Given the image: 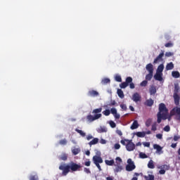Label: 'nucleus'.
<instances>
[{
    "instance_id": "nucleus-1",
    "label": "nucleus",
    "mask_w": 180,
    "mask_h": 180,
    "mask_svg": "<svg viewBox=\"0 0 180 180\" xmlns=\"http://www.w3.org/2000/svg\"><path fill=\"white\" fill-rule=\"evenodd\" d=\"M59 169L62 172L63 176H67L70 172H77L81 169L80 165H78L74 162H70L69 165L63 164L59 166Z\"/></svg>"
},
{
    "instance_id": "nucleus-2",
    "label": "nucleus",
    "mask_w": 180,
    "mask_h": 180,
    "mask_svg": "<svg viewBox=\"0 0 180 180\" xmlns=\"http://www.w3.org/2000/svg\"><path fill=\"white\" fill-rule=\"evenodd\" d=\"M168 108H167L164 103L159 104V112L157 114L158 123H161L162 120H167L168 119Z\"/></svg>"
},
{
    "instance_id": "nucleus-3",
    "label": "nucleus",
    "mask_w": 180,
    "mask_h": 180,
    "mask_svg": "<svg viewBox=\"0 0 180 180\" xmlns=\"http://www.w3.org/2000/svg\"><path fill=\"white\" fill-rule=\"evenodd\" d=\"M120 143L122 144V146H125L127 151H134V150H136V144L133 143V140L131 139H124L121 140Z\"/></svg>"
},
{
    "instance_id": "nucleus-4",
    "label": "nucleus",
    "mask_w": 180,
    "mask_h": 180,
    "mask_svg": "<svg viewBox=\"0 0 180 180\" xmlns=\"http://www.w3.org/2000/svg\"><path fill=\"white\" fill-rule=\"evenodd\" d=\"M127 164L126 165V171H128V172H130L134 169H136V165H134V162H133V160L129 158L127 160Z\"/></svg>"
},
{
    "instance_id": "nucleus-5",
    "label": "nucleus",
    "mask_w": 180,
    "mask_h": 180,
    "mask_svg": "<svg viewBox=\"0 0 180 180\" xmlns=\"http://www.w3.org/2000/svg\"><path fill=\"white\" fill-rule=\"evenodd\" d=\"M101 117H102V114L94 115V116L91 115L86 116V119L89 122H94L95 120H98V119H101Z\"/></svg>"
},
{
    "instance_id": "nucleus-6",
    "label": "nucleus",
    "mask_w": 180,
    "mask_h": 180,
    "mask_svg": "<svg viewBox=\"0 0 180 180\" xmlns=\"http://www.w3.org/2000/svg\"><path fill=\"white\" fill-rule=\"evenodd\" d=\"M178 116L179 119H180V107H174L170 111V116Z\"/></svg>"
},
{
    "instance_id": "nucleus-7",
    "label": "nucleus",
    "mask_w": 180,
    "mask_h": 180,
    "mask_svg": "<svg viewBox=\"0 0 180 180\" xmlns=\"http://www.w3.org/2000/svg\"><path fill=\"white\" fill-rule=\"evenodd\" d=\"M131 99L136 103H137V102H141V96H140V94L139 93H134L132 95V98Z\"/></svg>"
},
{
    "instance_id": "nucleus-8",
    "label": "nucleus",
    "mask_w": 180,
    "mask_h": 180,
    "mask_svg": "<svg viewBox=\"0 0 180 180\" xmlns=\"http://www.w3.org/2000/svg\"><path fill=\"white\" fill-rule=\"evenodd\" d=\"M93 161L94 164H102L103 162V160L101 158V156L94 155L93 157Z\"/></svg>"
},
{
    "instance_id": "nucleus-9",
    "label": "nucleus",
    "mask_w": 180,
    "mask_h": 180,
    "mask_svg": "<svg viewBox=\"0 0 180 180\" xmlns=\"http://www.w3.org/2000/svg\"><path fill=\"white\" fill-rule=\"evenodd\" d=\"M162 57H164V51H161V53L155 58L153 64H157L159 61H162Z\"/></svg>"
},
{
    "instance_id": "nucleus-10",
    "label": "nucleus",
    "mask_w": 180,
    "mask_h": 180,
    "mask_svg": "<svg viewBox=\"0 0 180 180\" xmlns=\"http://www.w3.org/2000/svg\"><path fill=\"white\" fill-rule=\"evenodd\" d=\"M87 95L88 96H92V97L99 96V92L95 90H89Z\"/></svg>"
},
{
    "instance_id": "nucleus-11",
    "label": "nucleus",
    "mask_w": 180,
    "mask_h": 180,
    "mask_svg": "<svg viewBox=\"0 0 180 180\" xmlns=\"http://www.w3.org/2000/svg\"><path fill=\"white\" fill-rule=\"evenodd\" d=\"M146 69L149 73H154V67L153 66V64L148 63L146 65Z\"/></svg>"
},
{
    "instance_id": "nucleus-12",
    "label": "nucleus",
    "mask_w": 180,
    "mask_h": 180,
    "mask_svg": "<svg viewBox=\"0 0 180 180\" xmlns=\"http://www.w3.org/2000/svg\"><path fill=\"white\" fill-rule=\"evenodd\" d=\"M174 104L176 106H178V105H179V101H180V97H179V95H178V93H174Z\"/></svg>"
},
{
    "instance_id": "nucleus-13",
    "label": "nucleus",
    "mask_w": 180,
    "mask_h": 180,
    "mask_svg": "<svg viewBox=\"0 0 180 180\" xmlns=\"http://www.w3.org/2000/svg\"><path fill=\"white\" fill-rule=\"evenodd\" d=\"M154 78L156 81H162V73L156 72L154 75Z\"/></svg>"
},
{
    "instance_id": "nucleus-14",
    "label": "nucleus",
    "mask_w": 180,
    "mask_h": 180,
    "mask_svg": "<svg viewBox=\"0 0 180 180\" xmlns=\"http://www.w3.org/2000/svg\"><path fill=\"white\" fill-rule=\"evenodd\" d=\"M153 148L156 150L157 153H161L162 154V147L158 144H154Z\"/></svg>"
},
{
    "instance_id": "nucleus-15",
    "label": "nucleus",
    "mask_w": 180,
    "mask_h": 180,
    "mask_svg": "<svg viewBox=\"0 0 180 180\" xmlns=\"http://www.w3.org/2000/svg\"><path fill=\"white\" fill-rule=\"evenodd\" d=\"M154 105V100H152L151 98H149L146 101L145 105L151 107Z\"/></svg>"
},
{
    "instance_id": "nucleus-16",
    "label": "nucleus",
    "mask_w": 180,
    "mask_h": 180,
    "mask_svg": "<svg viewBox=\"0 0 180 180\" xmlns=\"http://www.w3.org/2000/svg\"><path fill=\"white\" fill-rule=\"evenodd\" d=\"M138 128H139V122H137V120H135L131 125L130 129L131 130H135V129H138Z\"/></svg>"
},
{
    "instance_id": "nucleus-17",
    "label": "nucleus",
    "mask_w": 180,
    "mask_h": 180,
    "mask_svg": "<svg viewBox=\"0 0 180 180\" xmlns=\"http://www.w3.org/2000/svg\"><path fill=\"white\" fill-rule=\"evenodd\" d=\"M59 160L60 161H67L68 160V155L67 153H63L60 157Z\"/></svg>"
},
{
    "instance_id": "nucleus-18",
    "label": "nucleus",
    "mask_w": 180,
    "mask_h": 180,
    "mask_svg": "<svg viewBox=\"0 0 180 180\" xmlns=\"http://www.w3.org/2000/svg\"><path fill=\"white\" fill-rule=\"evenodd\" d=\"M164 71V64H160L156 70V72L159 73V74H162V72Z\"/></svg>"
},
{
    "instance_id": "nucleus-19",
    "label": "nucleus",
    "mask_w": 180,
    "mask_h": 180,
    "mask_svg": "<svg viewBox=\"0 0 180 180\" xmlns=\"http://www.w3.org/2000/svg\"><path fill=\"white\" fill-rule=\"evenodd\" d=\"M166 70H167V71L174 70V63L172 62L167 63L166 65Z\"/></svg>"
},
{
    "instance_id": "nucleus-20",
    "label": "nucleus",
    "mask_w": 180,
    "mask_h": 180,
    "mask_svg": "<svg viewBox=\"0 0 180 180\" xmlns=\"http://www.w3.org/2000/svg\"><path fill=\"white\" fill-rule=\"evenodd\" d=\"M99 143V139L98 138H94L93 140H91L89 143V146H94L95 144H98Z\"/></svg>"
},
{
    "instance_id": "nucleus-21",
    "label": "nucleus",
    "mask_w": 180,
    "mask_h": 180,
    "mask_svg": "<svg viewBox=\"0 0 180 180\" xmlns=\"http://www.w3.org/2000/svg\"><path fill=\"white\" fill-rule=\"evenodd\" d=\"M149 92L150 95H155V94H157V89L155 88V86H152L149 89Z\"/></svg>"
},
{
    "instance_id": "nucleus-22",
    "label": "nucleus",
    "mask_w": 180,
    "mask_h": 180,
    "mask_svg": "<svg viewBox=\"0 0 180 180\" xmlns=\"http://www.w3.org/2000/svg\"><path fill=\"white\" fill-rule=\"evenodd\" d=\"M117 94L119 98H121V99H123V98H124V94L123 93V91L122 89H118L117 91Z\"/></svg>"
},
{
    "instance_id": "nucleus-23",
    "label": "nucleus",
    "mask_w": 180,
    "mask_h": 180,
    "mask_svg": "<svg viewBox=\"0 0 180 180\" xmlns=\"http://www.w3.org/2000/svg\"><path fill=\"white\" fill-rule=\"evenodd\" d=\"M72 153L73 155H77V154H79V153H81V149L79 148H75L72 150Z\"/></svg>"
},
{
    "instance_id": "nucleus-24",
    "label": "nucleus",
    "mask_w": 180,
    "mask_h": 180,
    "mask_svg": "<svg viewBox=\"0 0 180 180\" xmlns=\"http://www.w3.org/2000/svg\"><path fill=\"white\" fill-rule=\"evenodd\" d=\"M102 112V108H96L93 110L92 113L93 115H101V112Z\"/></svg>"
},
{
    "instance_id": "nucleus-25",
    "label": "nucleus",
    "mask_w": 180,
    "mask_h": 180,
    "mask_svg": "<svg viewBox=\"0 0 180 180\" xmlns=\"http://www.w3.org/2000/svg\"><path fill=\"white\" fill-rule=\"evenodd\" d=\"M143 178L145 180H154L155 179V177L153 174H148V176H143Z\"/></svg>"
},
{
    "instance_id": "nucleus-26",
    "label": "nucleus",
    "mask_w": 180,
    "mask_h": 180,
    "mask_svg": "<svg viewBox=\"0 0 180 180\" xmlns=\"http://www.w3.org/2000/svg\"><path fill=\"white\" fill-rule=\"evenodd\" d=\"M97 131H98V133H106V131H108V129L105 127H100L97 129Z\"/></svg>"
},
{
    "instance_id": "nucleus-27",
    "label": "nucleus",
    "mask_w": 180,
    "mask_h": 180,
    "mask_svg": "<svg viewBox=\"0 0 180 180\" xmlns=\"http://www.w3.org/2000/svg\"><path fill=\"white\" fill-rule=\"evenodd\" d=\"M148 167L150 168V169H154V168H155V166L154 165V162L153 161V160H150L148 162Z\"/></svg>"
},
{
    "instance_id": "nucleus-28",
    "label": "nucleus",
    "mask_w": 180,
    "mask_h": 180,
    "mask_svg": "<svg viewBox=\"0 0 180 180\" xmlns=\"http://www.w3.org/2000/svg\"><path fill=\"white\" fill-rule=\"evenodd\" d=\"M101 84L103 85H106V84H110V79L109 78H104L101 81Z\"/></svg>"
},
{
    "instance_id": "nucleus-29",
    "label": "nucleus",
    "mask_w": 180,
    "mask_h": 180,
    "mask_svg": "<svg viewBox=\"0 0 180 180\" xmlns=\"http://www.w3.org/2000/svg\"><path fill=\"white\" fill-rule=\"evenodd\" d=\"M123 167L120 165H117V167L114 169V172H121Z\"/></svg>"
},
{
    "instance_id": "nucleus-30",
    "label": "nucleus",
    "mask_w": 180,
    "mask_h": 180,
    "mask_svg": "<svg viewBox=\"0 0 180 180\" xmlns=\"http://www.w3.org/2000/svg\"><path fill=\"white\" fill-rule=\"evenodd\" d=\"M172 77H173L174 78H179V77H180V73H179V72H178V71H173V72H172Z\"/></svg>"
},
{
    "instance_id": "nucleus-31",
    "label": "nucleus",
    "mask_w": 180,
    "mask_h": 180,
    "mask_svg": "<svg viewBox=\"0 0 180 180\" xmlns=\"http://www.w3.org/2000/svg\"><path fill=\"white\" fill-rule=\"evenodd\" d=\"M136 136H137V137H146V132L144 131H139L136 133Z\"/></svg>"
},
{
    "instance_id": "nucleus-32",
    "label": "nucleus",
    "mask_w": 180,
    "mask_h": 180,
    "mask_svg": "<svg viewBox=\"0 0 180 180\" xmlns=\"http://www.w3.org/2000/svg\"><path fill=\"white\" fill-rule=\"evenodd\" d=\"M105 163L106 164V165H109L110 167H112V165H113V164H115V160H105Z\"/></svg>"
},
{
    "instance_id": "nucleus-33",
    "label": "nucleus",
    "mask_w": 180,
    "mask_h": 180,
    "mask_svg": "<svg viewBox=\"0 0 180 180\" xmlns=\"http://www.w3.org/2000/svg\"><path fill=\"white\" fill-rule=\"evenodd\" d=\"M75 131H77V133H79V134H80V136H82V137H85V136H86V134H85V132H84L81 129H76Z\"/></svg>"
},
{
    "instance_id": "nucleus-34",
    "label": "nucleus",
    "mask_w": 180,
    "mask_h": 180,
    "mask_svg": "<svg viewBox=\"0 0 180 180\" xmlns=\"http://www.w3.org/2000/svg\"><path fill=\"white\" fill-rule=\"evenodd\" d=\"M131 82H133V78H131V77H128L126 78L125 83L129 85V84H131Z\"/></svg>"
},
{
    "instance_id": "nucleus-35",
    "label": "nucleus",
    "mask_w": 180,
    "mask_h": 180,
    "mask_svg": "<svg viewBox=\"0 0 180 180\" xmlns=\"http://www.w3.org/2000/svg\"><path fill=\"white\" fill-rule=\"evenodd\" d=\"M153 73H148V75H146V81H151V79H153Z\"/></svg>"
},
{
    "instance_id": "nucleus-36",
    "label": "nucleus",
    "mask_w": 180,
    "mask_h": 180,
    "mask_svg": "<svg viewBox=\"0 0 180 180\" xmlns=\"http://www.w3.org/2000/svg\"><path fill=\"white\" fill-rule=\"evenodd\" d=\"M120 88H122V89H124L125 88H127V86H129V84H127L126 82H124L120 84Z\"/></svg>"
},
{
    "instance_id": "nucleus-37",
    "label": "nucleus",
    "mask_w": 180,
    "mask_h": 180,
    "mask_svg": "<svg viewBox=\"0 0 180 180\" xmlns=\"http://www.w3.org/2000/svg\"><path fill=\"white\" fill-rule=\"evenodd\" d=\"M122 158H120V157H117L115 158V162L117 164V165H120V164H122Z\"/></svg>"
},
{
    "instance_id": "nucleus-38",
    "label": "nucleus",
    "mask_w": 180,
    "mask_h": 180,
    "mask_svg": "<svg viewBox=\"0 0 180 180\" xmlns=\"http://www.w3.org/2000/svg\"><path fill=\"white\" fill-rule=\"evenodd\" d=\"M115 79L117 82H122V77L119 75H115Z\"/></svg>"
},
{
    "instance_id": "nucleus-39",
    "label": "nucleus",
    "mask_w": 180,
    "mask_h": 180,
    "mask_svg": "<svg viewBox=\"0 0 180 180\" xmlns=\"http://www.w3.org/2000/svg\"><path fill=\"white\" fill-rule=\"evenodd\" d=\"M67 143H68V141H67V139H62V140H60V141H59V144H60V146H65V145H67Z\"/></svg>"
},
{
    "instance_id": "nucleus-40",
    "label": "nucleus",
    "mask_w": 180,
    "mask_h": 180,
    "mask_svg": "<svg viewBox=\"0 0 180 180\" xmlns=\"http://www.w3.org/2000/svg\"><path fill=\"white\" fill-rule=\"evenodd\" d=\"M139 157H140V158H143V159H144V158H148V156L146 153H143V152H141V153H139Z\"/></svg>"
},
{
    "instance_id": "nucleus-41",
    "label": "nucleus",
    "mask_w": 180,
    "mask_h": 180,
    "mask_svg": "<svg viewBox=\"0 0 180 180\" xmlns=\"http://www.w3.org/2000/svg\"><path fill=\"white\" fill-rule=\"evenodd\" d=\"M151 130H152V131H156V130H157V122H154L152 124Z\"/></svg>"
},
{
    "instance_id": "nucleus-42",
    "label": "nucleus",
    "mask_w": 180,
    "mask_h": 180,
    "mask_svg": "<svg viewBox=\"0 0 180 180\" xmlns=\"http://www.w3.org/2000/svg\"><path fill=\"white\" fill-rule=\"evenodd\" d=\"M165 47H167V48L174 47V44L172 42L169 41L165 44Z\"/></svg>"
},
{
    "instance_id": "nucleus-43",
    "label": "nucleus",
    "mask_w": 180,
    "mask_h": 180,
    "mask_svg": "<svg viewBox=\"0 0 180 180\" xmlns=\"http://www.w3.org/2000/svg\"><path fill=\"white\" fill-rule=\"evenodd\" d=\"M103 115L105 116H109L110 115V110H105L103 112Z\"/></svg>"
},
{
    "instance_id": "nucleus-44",
    "label": "nucleus",
    "mask_w": 180,
    "mask_h": 180,
    "mask_svg": "<svg viewBox=\"0 0 180 180\" xmlns=\"http://www.w3.org/2000/svg\"><path fill=\"white\" fill-rule=\"evenodd\" d=\"M110 112H111L112 115H113V116H114V115H116L117 113V110H116V108H112L110 109Z\"/></svg>"
},
{
    "instance_id": "nucleus-45",
    "label": "nucleus",
    "mask_w": 180,
    "mask_h": 180,
    "mask_svg": "<svg viewBox=\"0 0 180 180\" xmlns=\"http://www.w3.org/2000/svg\"><path fill=\"white\" fill-rule=\"evenodd\" d=\"M147 84H148V82H147V80H143L141 82L140 85L141 86H147Z\"/></svg>"
},
{
    "instance_id": "nucleus-46",
    "label": "nucleus",
    "mask_w": 180,
    "mask_h": 180,
    "mask_svg": "<svg viewBox=\"0 0 180 180\" xmlns=\"http://www.w3.org/2000/svg\"><path fill=\"white\" fill-rule=\"evenodd\" d=\"M165 56V57H172V56H174V53H172V52H166Z\"/></svg>"
},
{
    "instance_id": "nucleus-47",
    "label": "nucleus",
    "mask_w": 180,
    "mask_h": 180,
    "mask_svg": "<svg viewBox=\"0 0 180 180\" xmlns=\"http://www.w3.org/2000/svg\"><path fill=\"white\" fill-rule=\"evenodd\" d=\"M110 126L112 129H115V127H116V123L113 121H110Z\"/></svg>"
},
{
    "instance_id": "nucleus-48",
    "label": "nucleus",
    "mask_w": 180,
    "mask_h": 180,
    "mask_svg": "<svg viewBox=\"0 0 180 180\" xmlns=\"http://www.w3.org/2000/svg\"><path fill=\"white\" fill-rule=\"evenodd\" d=\"M120 108L122 110H127V105L126 104H120Z\"/></svg>"
},
{
    "instance_id": "nucleus-49",
    "label": "nucleus",
    "mask_w": 180,
    "mask_h": 180,
    "mask_svg": "<svg viewBox=\"0 0 180 180\" xmlns=\"http://www.w3.org/2000/svg\"><path fill=\"white\" fill-rule=\"evenodd\" d=\"M163 130L165 131H169V130H171V127H169V125H167V126H165V127H164V129H163Z\"/></svg>"
},
{
    "instance_id": "nucleus-50",
    "label": "nucleus",
    "mask_w": 180,
    "mask_h": 180,
    "mask_svg": "<svg viewBox=\"0 0 180 180\" xmlns=\"http://www.w3.org/2000/svg\"><path fill=\"white\" fill-rule=\"evenodd\" d=\"M114 148H115V150H119V149L120 148V144H119V143H115V144L114 145Z\"/></svg>"
},
{
    "instance_id": "nucleus-51",
    "label": "nucleus",
    "mask_w": 180,
    "mask_h": 180,
    "mask_svg": "<svg viewBox=\"0 0 180 180\" xmlns=\"http://www.w3.org/2000/svg\"><path fill=\"white\" fill-rule=\"evenodd\" d=\"M150 124H151V120H148L146 121V127H150Z\"/></svg>"
},
{
    "instance_id": "nucleus-52",
    "label": "nucleus",
    "mask_w": 180,
    "mask_h": 180,
    "mask_svg": "<svg viewBox=\"0 0 180 180\" xmlns=\"http://www.w3.org/2000/svg\"><path fill=\"white\" fill-rule=\"evenodd\" d=\"M143 145L144 146V147H148V148H150V142H143Z\"/></svg>"
},
{
    "instance_id": "nucleus-53",
    "label": "nucleus",
    "mask_w": 180,
    "mask_h": 180,
    "mask_svg": "<svg viewBox=\"0 0 180 180\" xmlns=\"http://www.w3.org/2000/svg\"><path fill=\"white\" fill-rule=\"evenodd\" d=\"M117 134H118V136H123V133L122 132V131L120 129H117L116 131Z\"/></svg>"
},
{
    "instance_id": "nucleus-54",
    "label": "nucleus",
    "mask_w": 180,
    "mask_h": 180,
    "mask_svg": "<svg viewBox=\"0 0 180 180\" xmlns=\"http://www.w3.org/2000/svg\"><path fill=\"white\" fill-rule=\"evenodd\" d=\"M129 88H130L131 89H134L135 86H134V83H133V82H131V83H129Z\"/></svg>"
},
{
    "instance_id": "nucleus-55",
    "label": "nucleus",
    "mask_w": 180,
    "mask_h": 180,
    "mask_svg": "<svg viewBox=\"0 0 180 180\" xmlns=\"http://www.w3.org/2000/svg\"><path fill=\"white\" fill-rule=\"evenodd\" d=\"M94 164L97 167V168L99 171H102V168L101 167V165H99L100 163H94Z\"/></svg>"
},
{
    "instance_id": "nucleus-56",
    "label": "nucleus",
    "mask_w": 180,
    "mask_h": 180,
    "mask_svg": "<svg viewBox=\"0 0 180 180\" xmlns=\"http://www.w3.org/2000/svg\"><path fill=\"white\" fill-rule=\"evenodd\" d=\"M94 164L97 167V168L99 171H102V168L101 167V165H99L100 163H94Z\"/></svg>"
},
{
    "instance_id": "nucleus-57",
    "label": "nucleus",
    "mask_w": 180,
    "mask_h": 180,
    "mask_svg": "<svg viewBox=\"0 0 180 180\" xmlns=\"http://www.w3.org/2000/svg\"><path fill=\"white\" fill-rule=\"evenodd\" d=\"M84 171L86 172V174H91V170L86 167H84Z\"/></svg>"
},
{
    "instance_id": "nucleus-58",
    "label": "nucleus",
    "mask_w": 180,
    "mask_h": 180,
    "mask_svg": "<svg viewBox=\"0 0 180 180\" xmlns=\"http://www.w3.org/2000/svg\"><path fill=\"white\" fill-rule=\"evenodd\" d=\"M157 139H159V140H161L162 139V134H156Z\"/></svg>"
},
{
    "instance_id": "nucleus-59",
    "label": "nucleus",
    "mask_w": 180,
    "mask_h": 180,
    "mask_svg": "<svg viewBox=\"0 0 180 180\" xmlns=\"http://www.w3.org/2000/svg\"><path fill=\"white\" fill-rule=\"evenodd\" d=\"M37 176H31L30 178V180H37Z\"/></svg>"
},
{
    "instance_id": "nucleus-60",
    "label": "nucleus",
    "mask_w": 180,
    "mask_h": 180,
    "mask_svg": "<svg viewBox=\"0 0 180 180\" xmlns=\"http://www.w3.org/2000/svg\"><path fill=\"white\" fill-rule=\"evenodd\" d=\"M114 117L115 119H120V114H118L117 112L116 114H114Z\"/></svg>"
},
{
    "instance_id": "nucleus-61",
    "label": "nucleus",
    "mask_w": 180,
    "mask_h": 180,
    "mask_svg": "<svg viewBox=\"0 0 180 180\" xmlns=\"http://www.w3.org/2000/svg\"><path fill=\"white\" fill-rule=\"evenodd\" d=\"M159 174H160V175H164L165 174V169H160Z\"/></svg>"
},
{
    "instance_id": "nucleus-62",
    "label": "nucleus",
    "mask_w": 180,
    "mask_h": 180,
    "mask_svg": "<svg viewBox=\"0 0 180 180\" xmlns=\"http://www.w3.org/2000/svg\"><path fill=\"white\" fill-rule=\"evenodd\" d=\"M116 105L115 101H111V103H110V106H115Z\"/></svg>"
},
{
    "instance_id": "nucleus-63",
    "label": "nucleus",
    "mask_w": 180,
    "mask_h": 180,
    "mask_svg": "<svg viewBox=\"0 0 180 180\" xmlns=\"http://www.w3.org/2000/svg\"><path fill=\"white\" fill-rule=\"evenodd\" d=\"M180 139V137L179 136H174V141H178V140Z\"/></svg>"
},
{
    "instance_id": "nucleus-64",
    "label": "nucleus",
    "mask_w": 180,
    "mask_h": 180,
    "mask_svg": "<svg viewBox=\"0 0 180 180\" xmlns=\"http://www.w3.org/2000/svg\"><path fill=\"white\" fill-rule=\"evenodd\" d=\"M106 180H113V176H108L106 177Z\"/></svg>"
}]
</instances>
